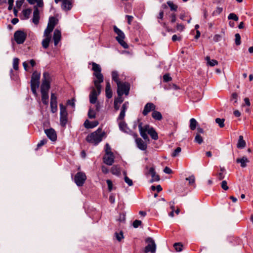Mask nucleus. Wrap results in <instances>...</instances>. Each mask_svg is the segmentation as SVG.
<instances>
[{"label":"nucleus","instance_id":"13d9d810","mask_svg":"<svg viewBox=\"0 0 253 253\" xmlns=\"http://www.w3.org/2000/svg\"><path fill=\"white\" fill-rule=\"evenodd\" d=\"M184 29V26L182 25V24H177V26H176V29L177 31H182Z\"/></svg>","mask_w":253,"mask_h":253},{"label":"nucleus","instance_id":"b1692460","mask_svg":"<svg viewBox=\"0 0 253 253\" xmlns=\"http://www.w3.org/2000/svg\"><path fill=\"white\" fill-rule=\"evenodd\" d=\"M28 2L31 4H36L35 6L38 7H42L43 5L42 0H27Z\"/></svg>","mask_w":253,"mask_h":253},{"label":"nucleus","instance_id":"5701e85b","mask_svg":"<svg viewBox=\"0 0 253 253\" xmlns=\"http://www.w3.org/2000/svg\"><path fill=\"white\" fill-rule=\"evenodd\" d=\"M98 125V123L97 121L90 122L87 120H86L84 123V126L87 128L94 127Z\"/></svg>","mask_w":253,"mask_h":253},{"label":"nucleus","instance_id":"a211bd4d","mask_svg":"<svg viewBox=\"0 0 253 253\" xmlns=\"http://www.w3.org/2000/svg\"><path fill=\"white\" fill-rule=\"evenodd\" d=\"M150 174L152 176V179L150 180V182L152 183L154 181H158L160 180L159 176L157 174L155 171V169L153 168H151L146 175Z\"/></svg>","mask_w":253,"mask_h":253},{"label":"nucleus","instance_id":"5fc2aeb1","mask_svg":"<svg viewBox=\"0 0 253 253\" xmlns=\"http://www.w3.org/2000/svg\"><path fill=\"white\" fill-rule=\"evenodd\" d=\"M164 81L166 82L171 81V78L168 74H166L163 77Z\"/></svg>","mask_w":253,"mask_h":253},{"label":"nucleus","instance_id":"680f3d73","mask_svg":"<svg viewBox=\"0 0 253 253\" xmlns=\"http://www.w3.org/2000/svg\"><path fill=\"white\" fill-rule=\"evenodd\" d=\"M217 176L219 180H222L224 178V175L222 172H220L217 174Z\"/></svg>","mask_w":253,"mask_h":253},{"label":"nucleus","instance_id":"052dcab7","mask_svg":"<svg viewBox=\"0 0 253 253\" xmlns=\"http://www.w3.org/2000/svg\"><path fill=\"white\" fill-rule=\"evenodd\" d=\"M14 0H8V9L9 10H11L12 9V6L13 5Z\"/></svg>","mask_w":253,"mask_h":253},{"label":"nucleus","instance_id":"774afa93","mask_svg":"<svg viewBox=\"0 0 253 253\" xmlns=\"http://www.w3.org/2000/svg\"><path fill=\"white\" fill-rule=\"evenodd\" d=\"M222 11V8H220V7H217L216 8V9L213 12V13L212 14L213 15H214L215 14H219L221 12V11Z\"/></svg>","mask_w":253,"mask_h":253},{"label":"nucleus","instance_id":"de8ad7c7","mask_svg":"<svg viewBox=\"0 0 253 253\" xmlns=\"http://www.w3.org/2000/svg\"><path fill=\"white\" fill-rule=\"evenodd\" d=\"M124 180L125 182L127 183L128 186H131L133 185V182L132 180L129 178L127 176H125Z\"/></svg>","mask_w":253,"mask_h":253},{"label":"nucleus","instance_id":"c756f323","mask_svg":"<svg viewBox=\"0 0 253 253\" xmlns=\"http://www.w3.org/2000/svg\"><path fill=\"white\" fill-rule=\"evenodd\" d=\"M206 59L207 61L208 64L211 67H213L218 64V62L216 60H211L210 58L208 56H207Z\"/></svg>","mask_w":253,"mask_h":253},{"label":"nucleus","instance_id":"6e6d98bb","mask_svg":"<svg viewBox=\"0 0 253 253\" xmlns=\"http://www.w3.org/2000/svg\"><path fill=\"white\" fill-rule=\"evenodd\" d=\"M123 99L122 97V96H118V97L114 100V102H116V103L121 104L123 102Z\"/></svg>","mask_w":253,"mask_h":253},{"label":"nucleus","instance_id":"4468645a","mask_svg":"<svg viewBox=\"0 0 253 253\" xmlns=\"http://www.w3.org/2000/svg\"><path fill=\"white\" fill-rule=\"evenodd\" d=\"M156 106L152 103H147L144 106L142 114L144 116H146L151 111L153 112L155 110Z\"/></svg>","mask_w":253,"mask_h":253},{"label":"nucleus","instance_id":"4d7b16f0","mask_svg":"<svg viewBox=\"0 0 253 253\" xmlns=\"http://www.w3.org/2000/svg\"><path fill=\"white\" fill-rule=\"evenodd\" d=\"M125 113H126L125 111L121 110V113L118 117V120H123L125 116Z\"/></svg>","mask_w":253,"mask_h":253},{"label":"nucleus","instance_id":"6ab92c4d","mask_svg":"<svg viewBox=\"0 0 253 253\" xmlns=\"http://www.w3.org/2000/svg\"><path fill=\"white\" fill-rule=\"evenodd\" d=\"M137 147L141 150H145L147 148V144L140 138L135 139Z\"/></svg>","mask_w":253,"mask_h":253},{"label":"nucleus","instance_id":"3c124183","mask_svg":"<svg viewBox=\"0 0 253 253\" xmlns=\"http://www.w3.org/2000/svg\"><path fill=\"white\" fill-rule=\"evenodd\" d=\"M75 100L74 98H73L72 100H69L67 101V104L68 105L72 106V108H74L75 107Z\"/></svg>","mask_w":253,"mask_h":253},{"label":"nucleus","instance_id":"1a4fd4ad","mask_svg":"<svg viewBox=\"0 0 253 253\" xmlns=\"http://www.w3.org/2000/svg\"><path fill=\"white\" fill-rule=\"evenodd\" d=\"M26 33L22 30L16 31L14 34V38L18 44L23 43L26 40Z\"/></svg>","mask_w":253,"mask_h":253},{"label":"nucleus","instance_id":"79ce46f5","mask_svg":"<svg viewBox=\"0 0 253 253\" xmlns=\"http://www.w3.org/2000/svg\"><path fill=\"white\" fill-rule=\"evenodd\" d=\"M238 94L236 93H233L231 95L230 100L234 103H237L238 101Z\"/></svg>","mask_w":253,"mask_h":253},{"label":"nucleus","instance_id":"4c0bfd02","mask_svg":"<svg viewBox=\"0 0 253 253\" xmlns=\"http://www.w3.org/2000/svg\"><path fill=\"white\" fill-rule=\"evenodd\" d=\"M167 4L169 6L171 10H176L177 6L176 5H175L172 1H168L167 2Z\"/></svg>","mask_w":253,"mask_h":253},{"label":"nucleus","instance_id":"ddd939ff","mask_svg":"<svg viewBox=\"0 0 253 253\" xmlns=\"http://www.w3.org/2000/svg\"><path fill=\"white\" fill-rule=\"evenodd\" d=\"M115 156L113 153L105 154L103 158V162L109 166H111L114 162Z\"/></svg>","mask_w":253,"mask_h":253},{"label":"nucleus","instance_id":"a19ab883","mask_svg":"<svg viewBox=\"0 0 253 253\" xmlns=\"http://www.w3.org/2000/svg\"><path fill=\"white\" fill-rule=\"evenodd\" d=\"M186 180L189 181V184L193 185L195 183V178L194 175H191L189 177L186 178Z\"/></svg>","mask_w":253,"mask_h":253},{"label":"nucleus","instance_id":"393cba45","mask_svg":"<svg viewBox=\"0 0 253 253\" xmlns=\"http://www.w3.org/2000/svg\"><path fill=\"white\" fill-rule=\"evenodd\" d=\"M105 92L106 97L108 98H110L112 97V92L111 88V85L109 82H107Z\"/></svg>","mask_w":253,"mask_h":253},{"label":"nucleus","instance_id":"338daca9","mask_svg":"<svg viewBox=\"0 0 253 253\" xmlns=\"http://www.w3.org/2000/svg\"><path fill=\"white\" fill-rule=\"evenodd\" d=\"M180 39H181L180 37H178L176 35H174L172 37V40L173 42H175L176 41H180Z\"/></svg>","mask_w":253,"mask_h":253},{"label":"nucleus","instance_id":"c03bdc74","mask_svg":"<svg viewBox=\"0 0 253 253\" xmlns=\"http://www.w3.org/2000/svg\"><path fill=\"white\" fill-rule=\"evenodd\" d=\"M235 43L236 45H240L241 44V37L239 34H235Z\"/></svg>","mask_w":253,"mask_h":253},{"label":"nucleus","instance_id":"e433bc0d","mask_svg":"<svg viewBox=\"0 0 253 253\" xmlns=\"http://www.w3.org/2000/svg\"><path fill=\"white\" fill-rule=\"evenodd\" d=\"M19 61V59L17 58H14L13 59V68L15 70H17L18 69Z\"/></svg>","mask_w":253,"mask_h":253},{"label":"nucleus","instance_id":"dca6fc26","mask_svg":"<svg viewBox=\"0 0 253 253\" xmlns=\"http://www.w3.org/2000/svg\"><path fill=\"white\" fill-rule=\"evenodd\" d=\"M45 133L47 136L52 141L56 140L57 135L55 130L52 128L47 129L45 130Z\"/></svg>","mask_w":253,"mask_h":253},{"label":"nucleus","instance_id":"4be33fe9","mask_svg":"<svg viewBox=\"0 0 253 253\" xmlns=\"http://www.w3.org/2000/svg\"><path fill=\"white\" fill-rule=\"evenodd\" d=\"M44 36L45 37L42 41V45L43 48H47L49 45V42L50 41L51 37L50 34L44 35Z\"/></svg>","mask_w":253,"mask_h":253},{"label":"nucleus","instance_id":"a878e982","mask_svg":"<svg viewBox=\"0 0 253 253\" xmlns=\"http://www.w3.org/2000/svg\"><path fill=\"white\" fill-rule=\"evenodd\" d=\"M246 145V142L243 139V137L240 135L239 138L238 142L237 143V147L238 148H243Z\"/></svg>","mask_w":253,"mask_h":253},{"label":"nucleus","instance_id":"6e6552de","mask_svg":"<svg viewBox=\"0 0 253 253\" xmlns=\"http://www.w3.org/2000/svg\"><path fill=\"white\" fill-rule=\"evenodd\" d=\"M145 242L147 244V245L144 248V252L145 253H148L149 252L154 253L156 249V245L155 241L152 238H147L145 240Z\"/></svg>","mask_w":253,"mask_h":253},{"label":"nucleus","instance_id":"a18cd8bd","mask_svg":"<svg viewBox=\"0 0 253 253\" xmlns=\"http://www.w3.org/2000/svg\"><path fill=\"white\" fill-rule=\"evenodd\" d=\"M105 154H111L113 153L111 151V148L109 144H106L105 146Z\"/></svg>","mask_w":253,"mask_h":253},{"label":"nucleus","instance_id":"cd10ccee","mask_svg":"<svg viewBox=\"0 0 253 253\" xmlns=\"http://www.w3.org/2000/svg\"><path fill=\"white\" fill-rule=\"evenodd\" d=\"M111 171L112 174L116 175H119L121 173L120 167L117 165L113 166L111 168Z\"/></svg>","mask_w":253,"mask_h":253},{"label":"nucleus","instance_id":"0eeeda50","mask_svg":"<svg viewBox=\"0 0 253 253\" xmlns=\"http://www.w3.org/2000/svg\"><path fill=\"white\" fill-rule=\"evenodd\" d=\"M60 123L62 126H65L67 123L68 113L66 108L62 104L60 105Z\"/></svg>","mask_w":253,"mask_h":253},{"label":"nucleus","instance_id":"f03ea898","mask_svg":"<svg viewBox=\"0 0 253 253\" xmlns=\"http://www.w3.org/2000/svg\"><path fill=\"white\" fill-rule=\"evenodd\" d=\"M51 77L49 74L44 72L43 74L42 84L41 86L42 93V100L43 104L47 105L48 103V90L50 88Z\"/></svg>","mask_w":253,"mask_h":253},{"label":"nucleus","instance_id":"9d476101","mask_svg":"<svg viewBox=\"0 0 253 253\" xmlns=\"http://www.w3.org/2000/svg\"><path fill=\"white\" fill-rule=\"evenodd\" d=\"M117 93L118 96H122L124 94L126 95L128 94L129 88L127 84L120 82L117 84Z\"/></svg>","mask_w":253,"mask_h":253},{"label":"nucleus","instance_id":"c85d7f7f","mask_svg":"<svg viewBox=\"0 0 253 253\" xmlns=\"http://www.w3.org/2000/svg\"><path fill=\"white\" fill-rule=\"evenodd\" d=\"M197 124L198 123L195 119L192 118L190 120L189 126L191 130H194L196 128Z\"/></svg>","mask_w":253,"mask_h":253},{"label":"nucleus","instance_id":"412c9836","mask_svg":"<svg viewBox=\"0 0 253 253\" xmlns=\"http://www.w3.org/2000/svg\"><path fill=\"white\" fill-rule=\"evenodd\" d=\"M236 162L240 163L241 167L245 168L247 166V164L249 162V160L246 157L244 156L242 158H238L236 160Z\"/></svg>","mask_w":253,"mask_h":253},{"label":"nucleus","instance_id":"69168bd1","mask_svg":"<svg viewBox=\"0 0 253 253\" xmlns=\"http://www.w3.org/2000/svg\"><path fill=\"white\" fill-rule=\"evenodd\" d=\"M128 103L127 102H125L122 106V111H126L128 107Z\"/></svg>","mask_w":253,"mask_h":253},{"label":"nucleus","instance_id":"72a5a7b5","mask_svg":"<svg viewBox=\"0 0 253 253\" xmlns=\"http://www.w3.org/2000/svg\"><path fill=\"white\" fill-rule=\"evenodd\" d=\"M51 110L52 113H55L57 110V102L50 101Z\"/></svg>","mask_w":253,"mask_h":253},{"label":"nucleus","instance_id":"9b49d317","mask_svg":"<svg viewBox=\"0 0 253 253\" xmlns=\"http://www.w3.org/2000/svg\"><path fill=\"white\" fill-rule=\"evenodd\" d=\"M86 179L85 174L83 172H78L75 176V182L79 186H82Z\"/></svg>","mask_w":253,"mask_h":253},{"label":"nucleus","instance_id":"bf43d9fd","mask_svg":"<svg viewBox=\"0 0 253 253\" xmlns=\"http://www.w3.org/2000/svg\"><path fill=\"white\" fill-rule=\"evenodd\" d=\"M24 2V0H17L16 1V6L18 8H20Z\"/></svg>","mask_w":253,"mask_h":253},{"label":"nucleus","instance_id":"20e7f679","mask_svg":"<svg viewBox=\"0 0 253 253\" xmlns=\"http://www.w3.org/2000/svg\"><path fill=\"white\" fill-rule=\"evenodd\" d=\"M103 132L101 129H98L96 131L87 135L86 138V141L94 145H97L101 141Z\"/></svg>","mask_w":253,"mask_h":253},{"label":"nucleus","instance_id":"2f4dec72","mask_svg":"<svg viewBox=\"0 0 253 253\" xmlns=\"http://www.w3.org/2000/svg\"><path fill=\"white\" fill-rule=\"evenodd\" d=\"M173 247L176 252H181L183 249V245L181 243H175L173 245Z\"/></svg>","mask_w":253,"mask_h":253},{"label":"nucleus","instance_id":"f704fd0d","mask_svg":"<svg viewBox=\"0 0 253 253\" xmlns=\"http://www.w3.org/2000/svg\"><path fill=\"white\" fill-rule=\"evenodd\" d=\"M112 77L113 80H114L117 84L121 82L119 81L118 74L116 71H113L112 72Z\"/></svg>","mask_w":253,"mask_h":253},{"label":"nucleus","instance_id":"39448f33","mask_svg":"<svg viewBox=\"0 0 253 253\" xmlns=\"http://www.w3.org/2000/svg\"><path fill=\"white\" fill-rule=\"evenodd\" d=\"M41 75L40 73L35 71L34 72L31 77V90L33 94L35 96L38 95L37 89L38 88L40 85V79Z\"/></svg>","mask_w":253,"mask_h":253},{"label":"nucleus","instance_id":"e2e57ef3","mask_svg":"<svg viewBox=\"0 0 253 253\" xmlns=\"http://www.w3.org/2000/svg\"><path fill=\"white\" fill-rule=\"evenodd\" d=\"M109 201L110 202L112 203V204H113L115 203V196L113 194H111L109 197Z\"/></svg>","mask_w":253,"mask_h":253},{"label":"nucleus","instance_id":"7ed1b4c3","mask_svg":"<svg viewBox=\"0 0 253 253\" xmlns=\"http://www.w3.org/2000/svg\"><path fill=\"white\" fill-rule=\"evenodd\" d=\"M142 123H139L138 125V128L141 136L144 140H149V138L147 135V133L151 136L152 139L154 140L158 139V134L153 127H150L149 125H146L142 126Z\"/></svg>","mask_w":253,"mask_h":253},{"label":"nucleus","instance_id":"ea45409f","mask_svg":"<svg viewBox=\"0 0 253 253\" xmlns=\"http://www.w3.org/2000/svg\"><path fill=\"white\" fill-rule=\"evenodd\" d=\"M228 19H232L235 21L238 20V17L235 13H232L229 14L228 16Z\"/></svg>","mask_w":253,"mask_h":253},{"label":"nucleus","instance_id":"aec40b11","mask_svg":"<svg viewBox=\"0 0 253 253\" xmlns=\"http://www.w3.org/2000/svg\"><path fill=\"white\" fill-rule=\"evenodd\" d=\"M61 39V32L56 29L54 32L53 40L54 45H57Z\"/></svg>","mask_w":253,"mask_h":253},{"label":"nucleus","instance_id":"423d86ee","mask_svg":"<svg viewBox=\"0 0 253 253\" xmlns=\"http://www.w3.org/2000/svg\"><path fill=\"white\" fill-rule=\"evenodd\" d=\"M114 32L117 34V36L116 38V40L124 48H127L128 46L127 44L124 41L125 35L123 31L118 28L117 26H114Z\"/></svg>","mask_w":253,"mask_h":253},{"label":"nucleus","instance_id":"f8f14e48","mask_svg":"<svg viewBox=\"0 0 253 253\" xmlns=\"http://www.w3.org/2000/svg\"><path fill=\"white\" fill-rule=\"evenodd\" d=\"M57 19L53 17L49 18L47 27L44 31V35L50 34L57 24Z\"/></svg>","mask_w":253,"mask_h":253},{"label":"nucleus","instance_id":"58836bf2","mask_svg":"<svg viewBox=\"0 0 253 253\" xmlns=\"http://www.w3.org/2000/svg\"><path fill=\"white\" fill-rule=\"evenodd\" d=\"M195 141L198 144H201L203 141L202 137L198 134H196L195 138Z\"/></svg>","mask_w":253,"mask_h":253},{"label":"nucleus","instance_id":"603ef678","mask_svg":"<svg viewBox=\"0 0 253 253\" xmlns=\"http://www.w3.org/2000/svg\"><path fill=\"white\" fill-rule=\"evenodd\" d=\"M108 185V190L111 191L113 189V183L111 180L108 179L106 180Z\"/></svg>","mask_w":253,"mask_h":253},{"label":"nucleus","instance_id":"7c9ffc66","mask_svg":"<svg viewBox=\"0 0 253 253\" xmlns=\"http://www.w3.org/2000/svg\"><path fill=\"white\" fill-rule=\"evenodd\" d=\"M119 127L122 131L125 132H127L128 128L126 126V124L124 122L122 121L119 123Z\"/></svg>","mask_w":253,"mask_h":253},{"label":"nucleus","instance_id":"c9c22d12","mask_svg":"<svg viewBox=\"0 0 253 253\" xmlns=\"http://www.w3.org/2000/svg\"><path fill=\"white\" fill-rule=\"evenodd\" d=\"M215 122L220 127L222 128L224 126V119H220V118H216L215 119Z\"/></svg>","mask_w":253,"mask_h":253},{"label":"nucleus","instance_id":"bb28decb","mask_svg":"<svg viewBox=\"0 0 253 253\" xmlns=\"http://www.w3.org/2000/svg\"><path fill=\"white\" fill-rule=\"evenodd\" d=\"M152 117L156 120H161L162 119V115L161 113L157 111L154 110L152 114Z\"/></svg>","mask_w":253,"mask_h":253},{"label":"nucleus","instance_id":"864d4df0","mask_svg":"<svg viewBox=\"0 0 253 253\" xmlns=\"http://www.w3.org/2000/svg\"><path fill=\"white\" fill-rule=\"evenodd\" d=\"M221 39V36L218 34H216L214 36L213 40L214 42H217L220 41Z\"/></svg>","mask_w":253,"mask_h":253},{"label":"nucleus","instance_id":"f257e3e1","mask_svg":"<svg viewBox=\"0 0 253 253\" xmlns=\"http://www.w3.org/2000/svg\"><path fill=\"white\" fill-rule=\"evenodd\" d=\"M93 76L95 79L93 80L94 87H92L89 95V101L91 103L94 104L97 100V96L100 93L101 86L100 84L103 82V76L101 73V68L99 64L92 63Z\"/></svg>","mask_w":253,"mask_h":253},{"label":"nucleus","instance_id":"2eb2a0df","mask_svg":"<svg viewBox=\"0 0 253 253\" xmlns=\"http://www.w3.org/2000/svg\"><path fill=\"white\" fill-rule=\"evenodd\" d=\"M61 8L63 10L68 11L72 7V0H61Z\"/></svg>","mask_w":253,"mask_h":253},{"label":"nucleus","instance_id":"49530a36","mask_svg":"<svg viewBox=\"0 0 253 253\" xmlns=\"http://www.w3.org/2000/svg\"><path fill=\"white\" fill-rule=\"evenodd\" d=\"M142 222L139 220H135L132 223V226L134 228H136L141 225Z\"/></svg>","mask_w":253,"mask_h":253},{"label":"nucleus","instance_id":"0e129e2a","mask_svg":"<svg viewBox=\"0 0 253 253\" xmlns=\"http://www.w3.org/2000/svg\"><path fill=\"white\" fill-rule=\"evenodd\" d=\"M46 142L47 140L45 139L42 140L38 144L37 146L38 147H41L44 145L46 143Z\"/></svg>","mask_w":253,"mask_h":253},{"label":"nucleus","instance_id":"473e14b6","mask_svg":"<svg viewBox=\"0 0 253 253\" xmlns=\"http://www.w3.org/2000/svg\"><path fill=\"white\" fill-rule=\"evenodd\" d=\"M32 10L31 9H26L23 10V15L25 19H28L31 13Z\"/></svg>","mask_w":253,"mask_h":253},{"label":"nucleus","instance_id":"37998d69","mask_svg":"<svg viewBox=\"0 0 253 253\" xmlns=\"http://www.w3.org/2000/svg\"><path fill=\"white\" fill-rule=\"evenodd\" d=\"M95 112L90 109L88 113V116L90 119H93L95 117Z\"/></svg>","mask_w":253,"mask_h":253},{"label":"nucleus","instance_id":"8fccbe9b","mask_svg":"<svg viewBox=\"0 0 253 253\" xmlns=\"http://www.w3.org/2000/svg\"><path fill=\"white\" fill-rule=\"evenodd\" d=\"M221 186L224 190H227L228 189V186H227V183L226 181L223 180L221 182Z\"/></svg>","mask_w":253,"mask_h":253},{"label":"nucleus","instance_id":"09e8293b","mask_svg":"<svg viewBox=\"0 0 253 253\" xmlns=\"http://www.w3.org/2000/svg\"><path fill=\"white\" fill-rule=\"evenodd\" d=\"M181 148L177 147L172 153L171 156L173 157H175L177 156L179 154V153L181 152Z\"/></svg>","mask_w":253,"mask_h":253},{"label":"nucleus","instance_id":"f3484780","mask_svg":"<svg viewBox=\"0 0 253 253\" xmlns=\"http://www.w3.org/2000/svg\"><path fill=\"white\" fill-rule=\"evenodd\" d=\"M34 9L32 21L35 25H37L39 22L40 11L37 6H34Z\"/></svg>","mask_w":253,"mask_h":253}]
</instances>
